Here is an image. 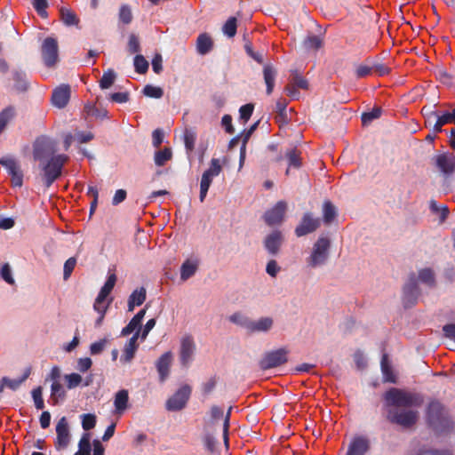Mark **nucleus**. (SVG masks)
I'll return each instance as SVG.
<instances>
[{
  "label": "nucleus",
  "mask_w": 455,
  "mask_h": 455,
  "mask_svg": "<svg viewBox=\"0 0 455 455\" xmlns=\"http://www.w3.org/2000/svg\"><path fill=\"white\" fill-rule=\"evenodd\" d=\"M384 399L386 405L391 407L387 414L388 421L404 428L417 423L419 413L414 408L422 405L424 400L421 395L392 387L385 393Z\"/></svg>",
  "instance_id": "obj_1"
},
{
  "label": "nucleus",
  "mask_w": 455,
  "mask_h": 455,
  "mask_svg": "<svg viewBox=\"0 0 455 455\" xmlns=\"http://www.w3.org/2000/svg\"><path fill=\"white\" fill-rule=\"evenodd\" d=\"M331 246V241L328 235H321L318 236L305 259L306 267L311 270L325 266L330 258Z\"/></svg>",
  "instance_id": "obj_2"
},
{
  "label": "nucleus",
  "mask_w": 455,
  "mask_h": 455,
  "mask_svg": "<svg viewBox=\"0 0 455 455\" xmlns=\"http://www.w3.org/2000/svg\"><path fill=\"white\" fill-rule=\"evenodd\" d=\"M286 177L290 179V184L293 187L307 181V173L301 170V152L293 148L286 153Z\"/></svg>",
  "instance_id": "obj_3"
},
{
  "label": "nucleus",
  "mask_w": 455,
  "mask_h": 455,
  "mask_svg": "<svg viewBox=\"0 0 455 455\" xmlns=\"http://www.w3.org/2000/svg\"><path fill=\"white\" fill-rule=\"evenodd\" d=\"M428 424L437 432H444L451 427V421L446 415L441 403L434 400L429 403L427 410Z\"/></svg>",
  "instance_id": "obj_4"
},
{
  "label": "nucleus",
  "mask_w": 455,
  "mask_h": 455,
  "mask_svg": "<svg viewBox=\"0 0 455 455\" xmlns=\"http://www.w3.org/2000/svg\"><path fill=\"white\" fill-rule=\"evenodd\" d=\"M68 160V156L60 154L52 156L47 162L41 164L44 172L43 179L46 188H50L60 177L62 168Z\"/></svg>",
  "instance_id": "obj_5"
},
{
  "label": "nucleus",
  "mask_w": 455,
  "mask_h": 455,
  "mask_svg": "<svg viewBox=\"0 0 455 455\" xmlns=\"http://www.w3.org/2000/svg\"><path fill=\"white\" fill-rule=\"evenodd\" d=\"M307 80L303 76V72L298 68L289 70L288 83L286 84V96L292 100H298L300 97L299 90H308Z\"/></svg>",
  "instance_id": "obj_6"
},
{
  "label": "nucleus",
  "mask_w": 455,
  "mask_h": 455,
  "mask_svg": "<svg viewBox=\"0 0 455 455\" xmlns=\"http://www.w3.org/2000/svg\"><path fill=\"white\" fill-rule=\"evenodd\" d=\"M221 171L222 166L220 164V159L212 158L210 162L209 168L204 172L201 178L199 195L200 202L203 203L204 201L213 178L219 176Z\"/></svg>",
  "instance_id": "obj_7"
},
{
  "label": "nucleus",
  "mask_w": 455,
  "mask_h": 455,
  "mask_svg": "<svg viewBox=\"0 0 455 455\" xmlns=\"http://www.w3.org/2000/svg\"><path fill=\"white\" fill-rule=\"evenodd\" d=\"M192 388L189 385H182L165 403L168 411H180L183 410L190 398Z\"/></svg>",
  "instance_id": "obj_8"
},
{
  "label": "nucleus",
  "mask_w": 455,
  "mask_h": 455,
  "mask_svg": "<svg viewBox=\"0 0 455 455\" xmlns=\"http://www.w3.org/2000/svg\"><path fill=\"white\" fill-rule=\"evenodd\" d=\"M42 56L45 66L53 67L59 60L58 42L53 37H46L42 44Z\"/></svg>",
  "instance_id": "obj_9"
},
{
  "label": "nucleus",
  "mask_w": 455,
  "mask_h": 455,
  "mask_svg": "<svg viewBox=\"0 0 455 455\" xmlns=\"http://www.w3.org/2000/svg\"><path fill=\"white\" fill-rule=\"evenodd\" d=\"M284 363V348L266 352L259 362L261 370L277 367Z\"/></svg>",
  "instance_id": "obj_10"
},
{
  "label": "nucleus",
  "mask_w": 455,
  "mask_h": 455,
  "mask_svg": "<svg viewBox=\"0 0 455 455\" xmlns=\"http://www.w3.org/2000/svg\"><path fill=\"white\" fill-rule=\"evenodd\" d=\"M56 440L55 448L57 450L65 449L68 446L70 442V433L68 423L66 417L60 419L56 425Z\"/></svg>",
  "instance_id": "obj_11"
},
{
  "label": "nucleus",
  "mask_w": 455,
  "mask_h": 455,
  "mask_svg": "<svg viewBox=\"0 0 455 455\" xmlns=\"http://www.w3.org/2000/svg\"><path fill=\"white\" fill-rule=\"evenodd\" d=\"M321 226V220L314 218L312 213H306L302 217L301 221L295 228V234L300 237L307 234L313 233Z\"/></svg>",
  "instance_id": "obj_12"
},
{
  "label": "nucleus",
  "mask_w": 455,
  "mask_h": 455,
  "mask_svg": "<svg viewBox=\"0 0 455 455\" xmlns=\"http://www.w3.org/2000/svg\"><path fill=\"white\" fill-rule=\"evenodd\" d=\"M0 164L3 165L12 177V184L14 187L20 188L23 184V173L17 162L11 157L0 159Z\"/></svg>",
  "instance_id": "obj_13"
},
{
  "label": "nucleus",
  "mask_w": 455,
  "mask_h": 455,
  "mask_svg": "<svg viewBox=\"0 0 455 455\" xmlns=\"http://www.w3.org/2000/svg\"><path fill=\"white\" fill-rule=\"evenodd\" d=\"M419 287L414 277H411L403 286V301L405 307H411L417 303L419 296Z\"/></svg>",
  "instance_id": "obj_14"
},
{
  "label": "nucleus",
  "mask_w": 455,
  "mask_h": 455,
  "mask_svg": "<svg viewBox=\"0 0 455 455\" xmlns=\"http://www.w3.org/2000/svg\"><path fill=\"white\" fill-rule=\"evenodd\" d=\"M196 345L192 336L187 335L181 339L180 348V360L183 366H188L192 361Z\"/></svg>",
  "instance_id": "obj_15"
},
{
  "label": "nucleus",
  "mask_w": 455,
  "mask_h": 455,
  "mask_svg": "<svg viewBox=\"0 0 455 455\" xmlns=\"http://www.w3.org/2000/svg\"><path fill=\"white\" fill-rule=\"evenodd\" d=\"M436 167L445 176H449L455 172V155L452 153H443L434 157Z\"/></svg>",
  "instance_id": "obj_16"
},
{
  "label": "nucleus",
  "mask_w": 455,
  "mask_h": 455,
  "mask_svg": "<svg viewBox=\"0 0 455 455\" xmlns=\"http://www.w3.org/2000/svg\"><path fill=\"white\" fill-rule=\"evenodd\" d=\"M71 94L70 86L68 84H61L54 89L52 94V103L58 108H63L69 101Z\"/></svg>",
  "instance_id": "obj_17"
},
{
  "label": "nucleus",
  "mask_w": 455,
  "mask_h": 455,
  "mask_svg": "<svg viewBox=\"0 0 455 455\" xmlns=\"http://www.w3.org/2000/svg\"><path fill=\"white\" fill-rule=\"evenodd\" d=\"M284 217V202L279 201L272 209L264 214V220L268 226L280 224Z\"/></svg>",
  "instance_id": "obj_18"
},
{
  "label": "nucleus",
  "mask_w": 455,
  "mask_h": 455,
  "mask_svg": "<svg viewBox=\"0 0 455 455\" xmlns=\"http://www.w3.org/2000/svg\"><path fill=\"white\" fill-rule=\"evenodd\" d=\"M370 449V441L365 436H355L348 445L346 455H364Z\"/></svg>",
  "instance_id": "obj_19"
},
{
  "label": "nucleus",
  "mask_w": 455,
  "mask_h": 455,
  "mask_svg": "<svg viewBox=\"0 0 455 455\" xmlns=\"http://www.w3.org/2000/svg\"><path fill=\"white\" fill-rule=\"evenodd\" d=\"M172 362L171 351L164 353L156 361V367L159 374L160 382H164L170 374V367Z\"/></svg>",
  "instance_id": "obj_20"
},
{
  "label": "nucleus",
  "mask_w": 455,
  "mask_h": 455,
  "mask_svg": "<svg viewBox=\"0 0 455 455\" xmlns=\"http://www.w3.org/2000/svg\"><path fill=\"white\" fill-rule=\"evenodd\" d=\"M273 319L271 317H262L257 321L251 320L248 332H266L271 329Z\"/></svg>",
  "instance_id": "obj_21"
},
{
  "label": "nucleus",
  "mask_w": 455,
  "mask_h": 455,
  "mask_svg": "<svg viewBox=\"0 0 455 455\" xmlns=\"http://www.w3.org/2000/svg\"><path fill=\"white\" fill-rule=\"evenodd\" d=\"M54 148L50 141L37 142L34 148V157L36 160L43 161L45 157L53 154Z\"/></svg>",
  "instance_id": "obj_22"
},
{
  "label": "nucleus",
  "mask_w": 455,
  "mask_h": 455,
  "mask_svg": "<svg viewBox=\"0 0 455 455\" xmlns=\"http://www.w3.org/2000/svg\"><path fill=\"white\" fill-rule=\"evenodd\" d=\"M146 314V309L143 308L140 310L129 322V323L122 330L121 334L123 336H127L132 333L134 331L140 330L141 321L144 318Z\"/></svg>",
  "instance_id": "obj_23"
},
{
  "label": "nucleus",
  "mask_w": 455,
  "mask_h": 455,
  "mask_svg": "<svg viewBox=\"0 0 455 455\" xmlns=\"http://www.w3.org/2000/svg\"><path fill=\"white\" fill-rule=\"evenodd\" d=\"M282 243V233L280 231H275L267 235L265 239V247L267 251L271 254H275Z\"/></svg>",
  "instance_id": "obj_24"
},
{
  "label": "nucleus",
  "mask_w": 455,
  "mask_h": 455,
  "mask_svg": "<svg viewBox=\"0 0 455 455\" xmlns=\"http://www.w3.org/2000/svg\"><path fill=\"white\" fill-rule=\"evenodd\" d=\"M139 337V331H136L132 337L125 344L124 355L122 356V360L124 362L129 363L134 357L135 352L138 348L137 340Z\"/></svg>",
  "instance_id": "obj_25"
},
{
  "label": "nucleus",
  "mask_w": 455,
  "mask_h": 455,
  "mask_svg": "<svg viewBox=\"0 0 455 455\" xmlns=\"http://www.w3.org/2000/svg\"><path fill=\"white\" fill-rule=\"evenodd\" d=\"M213 48L212 37L206 34H200L196 39V51L201 55L209 53Z\"/></svg>",
  "instance_id": "obj_26"
},
{
  "label": "nucleus",
  "mask_w": 455,
  "mask_h": 455,
  "mask_svg": "<svg viewBox=\"0 0 455 455\" xmlns=\"http://www.w3.org/2000/svg\"><path fill=\"white\" fill-rule=\"evenodd\" d=\"M129 394L126 389H121L115 395L114 406L116 412L124 413L128 407Z\"/></svg>",
  "instance_id": "obj_27"
},
{
  "label": "nucleus",
  "mask_w": 455,
  "mask_h": 455,
  "mask_svg": "<svg viewBox=\"0 0 455 455\" xmlns=\"http://www.w3.org/2000/svg\"><path fill=\"white\" fill-rule=\"evenodd\" d=\"M31 368H26L23 375L20 379H11L7 377H4L1 380L0 391L4 387H7L12 390H16L30 375Z\"/></svg>",
  "instance_id": "obj_28"
},
{
  "label": "nucleus",
  "mask_w": 455,
  "mask_h": 455,
  "mask_svg": "<svg viewBox=\"0 0 455 455\" xmlns=\"http://www.w3.org/2000/svg\"><path fill=\"white\" fill-rule=\"evenodd\" d=\"M146 299V290L144 287L136 289L130 295L128 299V311L132 312L134 310L135 306H140Z\"/></svg>",
  "instance_id": "obj_29"
},
{
  "label": "nucleus",
  "mask_w": 455,
  "mask_h": 455,
  "mask_svg": "<svg viewBox=\"0 0 455 455\" xmlns=\"http://www.w3.org/2000/svg\"><path fill=\"white\" fill-rule=\"evenodd\" d=\"M263 76L267 85V94L269 95L272 93L275 87L276 71L272 66L266 65L263 68Z\"/></svg>",
  "instance_id": "obj_30"
},
{
  "label": "nucleus",
  "mask_w": 455,
  "mask_h": 455,
  "mask_svg": "<svg viewBox=\"0 0 455 455\" xmlns=\"http://www.w3.org/2000/svg\"><path fill=\"white\" fill-rule=\"evenodd\" d=\"M15 116L16 110L13 106H8L0 112V134L5 130Z\"/></svg>",
  "instance_id": "obj_31"
},
{
  "label": "nucleus",
  "mask_w": 455,
  "mask_h": 455,
  "mask_svg": "<svg viewBox=\"0 0 455 455\" xmlns=\"http://www.w3.org/2000/svg\"><path fill=\"white\" fill-rule=\"evenodd\" d=\"M381 371L385 382H395V376L393 373L392 367L388 361L387 355L384 354L381 358Z\"/></svg>",
  "instance_id": "obj_32"
},
{
  "label": "nucleus",
  "mask_w": 455,
  "mask_h": 455,
  "mask_svg": "<svg viewBox=\"0 0 455 455\" xmlns=\"http://www.w3.org/2000/svg\"><path fill=\"white\" fill-rule=\"evenodd\" d=\"M60 19L66 26H77L79 18L68 8L62 7L60 10Z\"/></svg>",
  "instance_id": "obj_33"
},
{
  "label": "nucleus",
  "mask_w": 455,
  "mask_h": 455,
  "mask_svg": "<svg viewBox=\"0 0 455 455\" xmlns=\"http://www.w3.org/2000/svg\"><path fill=\"white\" fill-rule=\"evenodd\" d=\"M419 280L429 287L435 285V275L432 268L425 267L419 271Z\"/></svg>",
  "instance_id": "obj_34"
},
{
  "label": "nucleus",
  "mask_w": 455,
  "mask_h": 455,
  "mask_svg": "<svg viewBox=\"0 0 455 455\" xmlns=\"http://www.w3.org/2000/svg\"><path fill=\"white\" fill-rule=\"evenodd\" d=\"M197 269V264L189 259H187L180 267V278L183 281L188 280L195 275Z\"/></svg>",
  "instance_id": "obj_35"
},
{
  "label": "nucleus",
  "mask_w": 455,
  "mask_h": 455,
  "mask_svg": "<svg viewBox=\"0 0 455 455\" xmlns=\"http://www.w3.org/2000/svg\"><path fill=\"white\" fill-rule=\"evenodd\" d=\"M116 275L115 274L109 275L106 283H104V285L102 286V288L100 289V291L97 296V297H99V300L107 299V297L112 291L114 286L116 284Z\"/></svg>",
  "instance_id": "obj_36"
},
{
  "label": "nucleus",
  "mask_w": 455,
  "mask_h": 455,
  "mask_svg": "<svg viewBox=\"0 0 455 455\" xmlns=\"http://www.w3.org/2000/svg\"><path fill=\"white\" fill-rule=\"evenodd\" d=\"M323 216L325 224H331L337 216L336 207L330 202L326 201L323 205Z\"/></svg>",
  "instance_id": "obj_37"
},
{
  "label": "nucleus",
  "mask_w": 455,
  "mask_h": 455,
  "mask_svg": "<svg viewBox=\"0 0 455 455\" xmlns=\"http://www.w3.org/2000/svg\"><path fill=\"white\" fill-rule=\"evenodd\" d=\"M196 133L192 129H186L183 134V140L187 152L189 154L195 148Z\"/></svg>",
  "instance_id": "obj_38"
},
{
  "label": "nucleus",
  "mask_w": 455,
  "mask_h": 455,
  "mask_svg": "<svg viewBox=\"0 0 455 455\" xmlns=\"http://www.w3.org/2000/svg\"><path fill=\"white\" fill-rule=\"evenodd\" d=\"M66 392L62 385L59 381H53L51 386V398L53 401V404L59 403V399H64Z\"/></svg>",
  "instance_id": "obj_39"
},
{
  "label": "nucleus",
  "mask_w": 455,
  "mask_h": 455,
  "mask_svg": "<svg viewBox=\"0 0 455 455\" xmlns=\"http://www.w3.org/2000/svg\"><path fill=\"white\" fill-rule=\"evenodd\" d=\"M118 19L124 25H129L132 21L133 15L130 5L124 4L120 6Z\"/></svg>",
  "instance_id": "obj_40"
},
{
  "label": "nucleus",
  "mask_w": 455,
  "mask_h": 455,
  "mask_svg": "<svg viewBox=\"0 0 455 455\" xmlns=\"http://www.w3.org/2000/svg\"><path fill=\"white\" fill-rule=\"evenodd\" d=\"M172 156V153L171 148H165L163 150L156 151L155 154V164L157 166H163L165 164L167 161H169Z\"/></svg>",
  "instance_id": "obj_41"
},
{
  "label": "nucleus",
  "mask_w": 455,
  "mask_h": 455,
  "mask_svg": "<svg viewBox=\"0 0 455 455\" xmlns=\"http://www.w3.org/2000/svg\"><path fill=\"white\" fill-rule=\"evenodd\" d=\"M13 80L15 82L14 87L19 92H25L28 90V84L26 80V75L20 71L13 72Z\"/></svg>",
  "instance_id": "obj_42"
},
{
  "label": "nucleus",
  "mask_w": 455,
  "mask_h": 455,
  "mask_svg": "<svg viewBox=\"0 0 455 455\" xmlns=\"http://www.w3.org/2000/svg\"><path fill=\"white\" fill-rule=\"evenodd\" d=\"M237 29V20L235 17H230L228 19V20L225 22V24L222 27V31L224 35H226L228 37H234L236 34Z\"/></svg>",
  "instance_id": "obj_43"
},
{
  "label": "nucleus",
  "mask_w": 455,
  "mask_h": 455,
  "mask_svg": "<svg viewBox=\"0 0 455 455\" xmlns=\"http://www.w3.org/2000/svg\"><path fill=\"white\" fill-rule=\"evenodd\" d=\"M251 320L242 313L236 312L229 316V321L235 324H237L248 331Z\"/></svg>",
  "instance_id": "obj_44"
},
{
  "label": "nucleus",
  "mask_w": 455,
  "mask_h": 455,
  "mask_svg": "<svg viewBox=\"0 0 455 455\" xmlns=\"http://www.w3.org/2000/svg\"><path fill=\"white\" fill-rule=\"evenodd\" d=\"M116 73L113 69H108L107 72H104L103 76L100 80V86L101 89L109 88L115 82Z\"/></svg>",
  "instance_id": "obj_45"
},
{
  "label": "nucleus",
  "mask_w": 455,
  "mask_h": 455,
  "mask_svg": "<svg viewBox=\"0 0 455 455\" xmlns=\"http://www.w3.org/2000/svg\"><path fill=\"white\" fill-rule=\"evenodd\" d=\"M143 94L148 98L160 99L164 95V91L161 87L147 84L143 88Z\"/></svg>",
  "instance_id": "obj_46"
},
{
  "label": "nucleus",
  "mask_w": 455,
  "mask_h": 455,
  "mask_svg": "<svg viewBox=\"0 0 455 455\" xmlns=\"http://www.w3.org/2000/svg\"><path fill=\"white\" fill-rule=\"evenodd\" d=\"M135 71L139 74H145L148 69V62L142 55H136L134 58Z\"/></svg>",
  "instance_id": "obj_47"
},
{
  "label": "nucleus",
  "mask_w": 455,
  "mask_h": 455,
  "mask_svg": "<svg viewBox=\"0 0 455 455\" xmlns=\"http://www.w3.org/2000/svg\"><path fill=\"white\" fill-rule=\"evenodd\" d=\"M79 451L84 453H89L91 455L92 444H91V435L84 433L78 443Z\"/></svg>",
  "instance_id": "obj_48"
},
{
  "label": "nucleus",
  "mask_w": 455,
  "mask_h": 455,
  "mask_svg": "<svg viewBox=\"0 0 455 455\" xmlns=\"http://www.w3.org/2000/svg\"><path fill=\"white\" fill-rule=\"evenodd\" d=\"M82 427L85 431H89L96 426V416L92 413L83 414L82 416Z\"/></svg>",
  "instance_id": "obj_49"
},
{
  "label": "nucleus",
  "mask_w": 455,
  "mask_h": 455,
  "mask_svg": "<svg viewBox=\"0 0 455 455\" xmlns=\"http://www.w3.org/2000/svg\"><path fill=\"white\" fill-rule=\"evenodd\" d=\"M245 52L255 61L261 64L264 61L263 52L253 51L252 44L251 42H246L244 44Z\"/></svg>",
  "instance_id": "obj_50"
},
{
  "label": "nucleus",
  "mask_w": 455,
  "mask_h": 455,
  "mask_svg": "<svg viewBox=\"0 0 455 455\" xmlns=\"http://www.w3.org/2000/svg\"><path fill=\"white\" fill-rule=\"evenodd\" d=\"M32 4L38 15L44 19L47 18L48 13L46 9L48 7L47 0H32Z\"/></svg>",
  "instance_id": "obj_51"
},
{
  "label": "nucleus",
  "mask_w": 455,
  "mask_h": 455,
  "mask_svg": "<svg viewBox=\"0 0 455 455\" xmlns=\"http://www.w3.org/2000/svg\"><path fill=\"white\" fill-rule=\"evenodd\" d=\"M43 389L41 387H37L32 391V397L34 400L35 407L37 410H43L44 408V402L42 396Z\"/></svg>",
  "instance_id": "obj_52"
},
{
  "label": "nucleus",
  "mask_w": 455,
  "mask_h": 455,
  "mask_svg": "<svg viewBox=\"0 0 455 455\" xmlns=\"http://www.w3.org/2000/svg\"><path fill=\"white\" fill-rule=\"evenodd\" d=\"M76 265V259L75 257H70L69 259H68L66 260V262L64 263V267H63V279L64 280H68L75 267Z\"/></svg>",
  "instance_id": "obj_53"
},
{
  "label": "nucleus",
  "mask_w": 455,
  "mask_h": 455,
  "mask_svg": "<svg viewBox=\"0 0 455 455\" xmlns=\"http://www.w3.org/2000/svg\"><path fill=\"white\" fill-rule=\"evenodd\" d=\"M65 379L67 381V387L69 389L78 387L83 380L82 377L78 373L67 374L65 375Z\"/></svg>",
  "instance_id": "obj_54"
},
{
  "label": "nucleus",
  "mask_w": 455,
  "mask_h": 455,
  "mask_svg": "<svg viewBox=\"0 0 455 455\" xmlns=\"http://www.w3.org/2000/svg\"><path fill=\"white\" fill-rule=\"evenodd\" d=\"M307 49L318 50L322 47L323 42L317 36H310L304 41Z\"/></svg>",
  "instance_id": "obj_55"
},
{
  "label": "nucleus",
  "mask_w": 455,
  "mask_h": 455,
  "mask_svg": "<svg viewBox=\"0 0 455 455\" xmlns=\"http://www.w3.org/2000/svg\"><path fill=\"white\" fill-rule=\"evenodd\" d=\"M381 115L380 108H374L371 111L363 113L362 116V122L363 124L371 123L372 120L377 119Z\"/></svg>",
  "instance_id": "obj_56"
},
{
  "label": "nucleus",
  "mask_w": 455,
  "mask_h": 455,
  "mask_svg": "<svg viewBox=\"0 0 455 455\" xmlns=\"http://www.w3.org/2000/svg\"><path fill=\"white\" fill-rule=\"evenodd\" d=\"M108 344L107 339H101L96 342H93L90 346V353L92 355H100L104 350L106 345Z\"/></svg>",
  "instance_id": "obj_57"
},
{
  "label": "nucleus",
  "mask_w": 455,
  "mask_h": 455,
  "mask_svg": "<svg viewBox=\"0 0 455 455\" xmlns=\"http://www.w3.org/2000/svg\"><path fill=\"white\" fill-rule=\"evenodd\" d=\"M254 106L251 103L243 105L239 109L240 119L246 123L251 116Z\"/></svg>",
  "instance_id": "obj_58"
},
{
  "label": "nucleus",
  "mask_w": 455,
  "mask_h": 455,
  "mask_svg": "<svg viewBox=\"0 0 455 455\" xmlns=\"http://www.w3.org/2000/svg\"><path fill=\"white\" fill-rule=\"evenodd\" d=\"M217 377H211L206 382L202 384V392L204 395H210L217 385Z\"/></svg>",
  "instance_id": "obj_59"
},
{
  "label": "nucleus",
  "mask_w": 455,
  "mask_h": 455,
  "mask_svg": "<svg viewBox=\"0 0 455 455\" xmlns=\"http://www.w3.org/2000/svg\"><path fill=\"white\" fill-rule=\"evenodd\" d=\"M128 51L131 53H137L140 51V41L136 35L131 34L128 41Z\"/></svg>",
  "instance_id": "obj_60"
},
{
  "label": "nucleus",
  "mask_w": 455,
  "mask_h": 455,
  "mask_svg": "<svg viewBox=\"0 0 455 455\" xmlns=\"http://www.w3.org/2000/svg\"><path fill=\"white\" fill-rule=\"evenodd\" d=\"M109 100L116 103H125L130 100V94L128 92H114L109 96Z\"/></svg>",
  "instance_id": "obj_61"
},
{
  "label": "nucleus",
  "mask_w": 455,
  "mask_h": 455,
  "mask_svg": "<svg viewBox=\"0 0 455 455\" xmlns=\"http://www.w3.org/2000/svg\"><path fill=\"white\" fill-rule=\"evenodd\" d=\"M92 364V361L89 357L79 358L77 361V370L81 372L87 371Z\"/></svg>",
  "instance_id": "obj_62"
},
{
  "label": "nucleus",
  "mask_w": 455,
  "mask_h": 455,
  "mask_svg": "<svg viewBox=\"0 0 455 455\" xmlns=\"http://www.w3.org/2000/svg\"><path fill=\"white\" fill-rule=\"evenodd\" d=\"M152 69L156 74L161 73L163 70V58L160 53H156L152 60Z\"/></svg>",
  "instance_id": "obj_63"
},
{
  "label": "nucleus",
  "mask_w": 455,
  "mask_h": 455,
  "mask_svg": "<svg viewBox=\"0 0 455 455\" xmlns=\"http://www.w3.org/2000/svg\"><path fill=\"white\" fill-rule=\"evenodd\" d=\"M164 141V132L161 129H156L152 133V144L158 148Z\"/></svg>",
  "instance_id": "obj_64"
}]
</instances>
